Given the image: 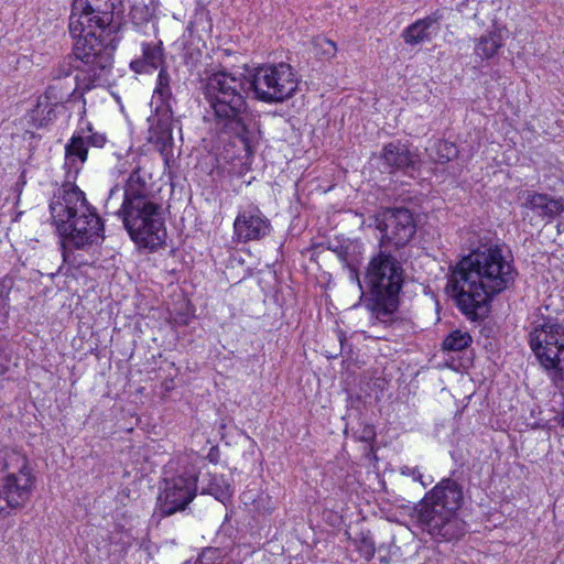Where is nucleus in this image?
Returning <instances> with one entry per match:
<instances>
[{
	"mask_svg": "<svg viewBox=\"0 0 564 564\" xmlns=\"http://www.w3.org/2000/svg\"><path fill=\"white\" fill-rule=\"evenodd\" d=\"M297 85L292 66L279 63L257 67L250 80L228 72L214 73L205 79L202 90L213 111L215 127L221 132L242 137L247 130V89H251L260 101L280 104L295 95Z\"/></svg>",
	"mask_w": 564,
	"mask_h": 564,
	"instance_id": "nucleus-1",
	"label": "nucleus"
},
{
	"mask_svg": "<svg viewBox=\"0 0 564 564\" xmlns=\"http://www.w3.org/2000/svg\"><path fill=\"white\" fill-rule=\"evenodd\" d=\"M518 276L510 252L497 243H481L452 270L446 290L468 318H484L492 299Z\"/></svg>",
	"mask_w": 564,
	"mask_h": 564,
	"instance_id": "nucleus-2",
	"label": "nucleus"
},
{
	"mask_svg": "<svg viewBox=\"0 0 564 564\" xmlns=\"http://www.w3.org/2000/svg\"><path fill=\"white\" fill-rule=\"evenodd\" d=\"M105 207L108 213L122 219L130 238L139 247L154 250L164 243L166 231L161 206L139 170L130 174L123 189V199L119 186H113Z\"/></svg>",
	"mask_w": 564,
	"mask_h": 564,
	"instance_id": "nucleus-3",
	"label": "nucleus"
},
{
	"mask_svg": "<svg viewBox=\"0 0 564 564\" xmlns=\"http://www.w3.org/2000/svg\"><path fill=\"white\" fill-rule=\"evenodd\" d=\"M51 215L63 237L62 248L65 262L80 265L70 259L72 249H86L102 237L100 217L87 203L84 192L70 182L65 183L50 204Z\"/></svg>",
	"mask_w": 564,
	"mask_h": 564,
	"instance_id": "nucleus-4",
	"label": "nucleus"
},
{
	"mask_svg": "<svg viewBox=\"0 0 564 564\" xmlns=\"http://www.w3.org/2000/svg\"><path fill=\"white\" fill-rule=\"evenodd\" d=\"M463 502V488L452 478L442 479L413 508L420 527L434 538L446 541L465 533V524L456 511Z\"/></svg>",
	"mask_w": 564,
	"mask_h": 564,
	"instance_id": "nucleus-5",
	"label": "nucleus"
},
{
	"mask_svg": "<svg viewBox=\"0 0 564 564\" xmlns=\"http://www.w3.org/2000/svg\"><path fill=\"white\" fill-rule=\"evenodd\" d=\"M365 280L370 289L368 307L371 311L372 325H391L395 321L399 293L404 282L402 264L389 252L379 251L370 260Z\"/></svg>",
	"mask_w": 564,
	"mask_h": 564,
	"instance_id": "nucleus-6",
	"label": "nucleus"
},
{
	"mask_svg": "<svg viewBox=\"0 0 564 564\" xmlns=\"http://www.w3.org/2000/svg\"><path fill=\"white\" fill-rule=\"evenodd\" d=\"M73 53L64 56L52 69L53 82L67 78L76 69L79 70L80 88L89 90L95 86L108 83L112 69L115 45L105 44L101 40L94 41L77 35Z\"/></svg>",
	"mask_w": 564,
	"mask_h": 564,
	"instance_id": "nucleus-7",
	"label": "nucleus"
},
{
	"mask_svg": "<svg viewBox=\"0 0 564 564\" xmlns=\"http://www.w3.org/2000/svg\"><path fill=\"white\" fill-rule=\"evenodd\" d=\"M122 12L121 0H74L69 33L73 37L80 35L91 41L98 39L116 46L115 37H108L118 32Z\"/></svg>",
	"mask_w": 564,
	"mask_h": 564,
	"instance_id": "nucleus-8",
	"label": "nucleus"
},
{
	"mask_svg": "<svg viewBox=\"0 0 564 564\" xmlns=\"http://www.w3.org/2000/svg\"><path fill=\"white\" fill-rule=\"evenodd\" d=\"M529 344L540 365L564 381V325L551 316L538 317Z\"/></svg>",
	"mask_w": 564,
	"mask_h": 564,
	"instance_id": "nucleus-9",
	"label": "nucleus"
},
{
	"mask_svg": "<svg viewBox=\"0 0 564 564\" xmlns=\"http://www.w3.org/2000/svg\"><path fill=\"white\" fill-rule=\"evenodd\" d=\"M376 221L382 234V246L391 245L400 249L405 247L416 232L413 214L404 207L386 208L378 214Z\"/></svg>",
	"mask_w": 564,
	"mask_h": 564,
	"instance_id": "nucleus-10",
	"label": "nucleus"
},
{
	"mask_svg": "<svg viewBox=\"0 0 564 564\" xmlns=\"http://www.w3.org/2000/svg\"><path fill=\"white\" fill-rule=\"evenodd\" d=\"M198 477L195 473H185L164 480V488L159 500V511L162 516H171L184 510L197 491Z\"/></svg>",
	"mask_w": 564,
	"mask_h": 564,
	"instance_id": "nucleus-11",
	"label": "nucleus"
},
{
	"mask_svg": "<svg viewBox=\"0 0 564 564\" xmlns=\"http://www.w3.org/2000/svg\"><path fill=\"white\" fill-rule=\"evenodd\" d=\"M270 231V220L257 206H249L240 210L234 223V235L238 242L260 240Z\"/></svg>",
	"mask_w": 564,
	"mask_h": 564,
	"instance_id": "nucleus-12",
	"label": "nucleus"
},
{
	"mask_svg": "<svg viewBox=\"0 0 564 564\" xmlns=\"http://www.w3.org/2000/svg\"><path fill=\"white\" fill-rule=\"evenodd\" d=\"M35 484L32 473L8 474L0 484V498L11 509H21L30 500Z\"/></svg>",
	"mask_w": 564,
	"mask_h": 564,
	"instance_id": "nucleus-13",
	"label": "nucleus"
},
{
	"mask_svg": "<svg viewBox=\"0 0 564 564\" xmlns=\"http://www.w3.org/2000/svg\"><path fill=\"white\" fill-rule=\"evenodd\" d=\"M106 142V137L100 133L85 134L82 131L74 134L65 147V167L67 169V177H75L82 165L87 160L88 145L101 148Z\"/></svg>",
	"mask_w": 564,
	"mask_h": 564,
	"instance_id": "nucleus-14",
	"label": "nucleus"
},
{
	"mask_svg": "<svg viewBox=\"0 0 564 564\" xmlns=\"http://www.w3.org/2000/svg\"><path fill=\"white\" fill-rule=\"evenodd\" d=\"M149 141L159 145L162 151L171 147L173 141L172 132L176 124L171 105L158 106L155 113L149 118Z\"/></svg>",
	"mask_w": 564,
	"mask_h": 564,
	"instance_id": "nucleus-15",
	"label": "nucleus"
},
{
	"mask_svg": "<svg viewBox=\"0 0 564 564\" xmlns=\"http://www.w3.org/2000/svg\"><path fill=\"white\" fill-rule=\"evenodd\" d=\"M522 207L531 212L533 217L549 224L564 212V200L549 194L528 192Z\"/></svg>",
	"mask_w": 564,
	"mask_h": 564,
	"instance_id": "nucleus-16",
	"label": "nucleus"
},
{
	"mask_svg": "<svg viewBox=\"0 0 564 564\" xmlns=\"http://www.w3.org/2000/svg\"><path fill=\"white\" fill-rule=\"evenodd\" d=\"M384 169L389 173L395 171L408 172L416 170L417 155L412 153L401 141H393L386 144L381 152Z\"/></svg>",
	"mask_w": 564,
	"mask_h": 564,
	"instance_id": "nucleus-17",
	"label": "nucleus"
},
{
	"mask_svg": "<svg viewBox=\"0 0 564 564\" xmlns=\"http://www.w3.org/2000/svg\"><path fill=\"white\" fill-rule=\"evenodd\" d=\"M442 14L438 11L415 21L405 28L402 32V39L405 44L417 45L424 42H430L440 31V21Z\"/></svg>",
	"mask_w": 564,
	"mask_h": 564,
	"instance_id": "nucleus-18",
	"label": "nucleus"
},
{
	"mask_svg": "<svg viewBox=\"0 0 564 564\" xmlns=\"http://www.w3.org/2000/svg\"><path fill=\"white\" fill-rule=\"evenodd\" d=\"M163 64V51L161 43H143L142 44V56L133 59L130 63V67L133 72L150 73L154 69L161 68Z\"/></svg>",
	"mask_w": 564,
	"mask_h": 564,
	"instance_id": "nucleus-19",
	"label": "nucleus"
},
{
	"mask_svg": "<svg viewBox=\"0 0 564 564\" xmlns=\"http://www.w3.org/2000/svg\"><path fill=\"white\" fill-rule=\"evenodd\" d=\"M199 482L202 494L212 495L218 501L225 502L232 496L231 484L224 475L205 473L202 474Z\"/></svg>",
	"mask_w": 564,
	"mask_h": 564,
	"instance_id": "nucleus-20",
	"label": "nucleus"
},
{
	"mask_svg": "<svg viewBox=\"0 0 564 564\" xmlns=\"http://www.w3.org/2000/svg\"><path fill=\"white\" fill-rule=\"evenodd\" d=\"M0 469L6 474L32 473L28 457L15 448H2L0 451Z\"/></svg>",
	"mask_w": 564,
	"mask_h": 564,
	"instance_id": "nucleus-21",
	"label": "nucleus"
},
{
	"mask_svg": "<svg viewBox=\"0 0 564 564\" xmlns=\"http://www.w3.org/2000/svg\"><path fill=\"white\" fill-rule=\"evenodd\" d=\"M78 88H80V75H76L74 82H69L66 85H63L62 80H52V84L47 87L45 94L41 97L51 100L53 104H62L64 101H68L69 98L75 95Z\"/></svg>",
	"mask_w": 564,
	"mask_h": 564,
	"instance_id": "nucleus-22",
	"label": "nucleus"
},
{
	"mask_svg": "<svg viewBox=\"0 0 564 564\" xmlns=\"http://www.w3.org/2000/svg\"><path fill=\"white\" fill-rule=\"evenodd\" d=\"M56 105L57 104H53L48 99L40 97L37 105L30 112V119L33 121L34 126L42 128L51 122L54 117V106Z\"/></svg>",
	"mask_w": 564,
	"mask_h": 564,
	"instance_id": "nucleus-23",
	"label": "nucleus"
},
{
	"mask_svg": "<svg viewBox=\"0 0 564 564\" xmlns=\"http://www.w3.org/2000/svg\"><path fill=\"white\" fill-rule=\"evenodd\" d=\"M501 45L500 35L496 32H490L478 40L475 46V54L481 58H491Z\"/></svg>",
	"mask_w": 564,
	"mask_h": 564,
	"instance_id": "nucleus-24",
	"label": "nucleus"
},
{
	"mask_svg": "<svg viewBox=\"0 0 564 564\" xmlns=\"http://www.w3.org/2000/svg\"><path fill=\"white\" fill-rule=\"evenodd\" d=\"M471 343V336L460 329L453 330L443 340V349L448 351H460Z\"/></svg>",
	"mask_w": 564,
	"mask_h": 564,
	"instance_id": "nucleus-25",
	"label": "nucleus"
},
{
	"mask_svg": "<svg viewBox=\"0 0 564 564\" xmlns=\"http://www.w3.org/2000/svg\"><path fill=\"white\" fill-rule=\"evenodd\" d=\"M154 97L161 100V105H170V100L172 98L171 76L165 67L160 68L154 89Z\"/></svg>",
	"mask_w": 564,
	"mask_h": 564,
	"instance_id": "nucleus-26",
	"label": "nucleus"
},
{
	"mask_svg": "<svg viewBox=\"0 0 564 564\" xmlns=\"http://www.w3.org/2000/svg\"><path fill=\"white\" fill-rule=\"evenodd\" d=\"M12 288L10 279L0 280V323H4L9 315V294Z\"/></svg>",
	"mask_w": 564,
	"mask_h": 564,
	"instance_id": "nucleus-27",
	"label": "nucleus"
},
{
	"mask_svg": "<svg viewBox=\"0 0 564 564\" xmlns=\"http://www.w3.org/2000/svg\"><path fill=\"white\" fill-rule=\"evenodd\" d=\"M358 550L365 558L370 560L376 553V546L373 540L368 535L361 533L358 543Z\"/></svg>",
	"mask_w": 564,
	"mask_h": 564,
	"instance_id": "nucleus-28",
	"label": "nucleus"
},
{
	"mask_svg": "<svg viewBox=\"0 0 564 564\" xmlns=\"http://www.w3.org/2000/svg\"><path fill=\"white\" fill-rule=\"evenodd\" d=\"M315 45L317 47H321L322 54L325 57L329 58V57H334L336 55V52H337L336 44L333 41L328 40V39L318 37L315 41Z\"/></svg>",
	"mask_w": 564,
	"mask_h": 564,
	"instance_id": "nucleus-29",
	"label": "nucleus"
},
{
	"mask_svg": "<svg viewBox=\"0 0 564 564\" xmlns=\"http://www.w3.org/2000/svg\"><path fill=\"white\" fill-rule=\"evenodd\" d=\"M438 151L442 152L440 155L438 162L445 163L452 160L457 154V150L453 143L448 142H440L438 143Z\"/></svg>",
	"mask_w": 564,
	"mask_h": 564,
	"instance_id": "nucleus-30",
	"label": "nucleus"
},
{
	"mask_svg": "<svg viewBox=\"0 0 564 564\" xmlns=\"http://www.w3.org/2000/svg\"><path fill=\"white\" fill-rule=\"evenodd\" d=\"M152 15L151 10L148 6H133L131 9V17L137 23L148 21Z\"/></svg>",
	"mask_w": 564,
	"mask_h": 564,
	"instance_id": "nucleus-31",
	"label": "nucleus"
},
{
	"mask_svg": "<svg viewBox=\"0 0 564 564\" xmlns=\"http://www.w3.org/2000/svg\"><path fill=\"white\" fill-rule=\"evenodd\" d=\"M336 337H337V340L339 341V350L338 351H326V357L328 359H334L336 357H338L339 355H343V354H348L350 352V347H348L347 343H346V335L344 332L341 330H338L337 334H336Z\"/></svg>",
	"mask_w": 564,
	"mask_h": 564,
	"instance_id": "nucleus-32",
	"label": "nucleus"
},
{
	"mask_svg": "<svg viewBox=\"0 0 564 564\" xmlns=\"http://www.w3.org/2000/svg\"><path fill=\"white\" fill-rule=\"evenodd\" d=\"M401 474L411 476L414 480L421 481V479H422V474L420 473V470L416 467L404 466L401 468Z\"/></svg>",
	"mask_w": 564,
	"mask_h": 564,
	"instance_id": "nucleus-33",
	"label": "nucleus"
},
{
	"mask_svg": "<svg viewBox=\"0 0 564 564\" xmlns=\"http://www.w3.org/2000/svg\"><path fill=\"white\" fill-rule=\"evenodd\" d=\"M555 227H556L557 235H561L564 232V221H558Z\"/></svg>",
	"mask_w": 564,
	"mask_h": 564,
	"instance_id": "nucleus-34",
	"label": "nucleus"
},
{
	"mask_svg": "<svg viewBox=\"0 0 564 564\" xmlns=\"http://www.w3.org/2000/svg\"><path fill=\"white\" fill-rule=\"evenodd\" d=\"M6 508H8L6 506V502L3 501V499L0 498V517L4 514Z\"/></svg>",
	"mask_w": 564,
	"mask_h": 564,
	"instance_id": "nucleus-35",
	"label": "nucleus"
},
{
	"mask_svg": "<svg viewBox=\"0 0 564 564\" xmlns=\"http://www.w3.org/2000/svg\"><path fill=\"white\" fill-rule=\"evenodd\" d=\"M352 279H355L358 283V286L361 289V282L359 280V275L357 271H352Z\"/></svg>",
	"mask_w": 564,
	"mask_h": 564,
	"instance_id": "nucleus-36",
	"label": "nucleus"
},
{
	"mask_svg": "<svg viewBox=\"0 0 564 564\" xmlns=\"http://www.w3.org/2000/svg\"><path fill=\"white\" fill-rule=\"evenodd\" d=\"M560 423L564 427V409H563V412H562V415H561Z\"/></svg>",
	"mask_w": 564,
	"mask_h": 564,
	"instance_id": "nucleus-37",
	"label": "nucleus"
},
{
	"mask_svg": "<svg viewBox=\"0 0 564 564\" xmlns=\"http://www.w3.org/2000/svg\"><path fill=\"white\" fill-rule=\"evenodd\" d=\"M2 371H3V369H2V367H0V373H2Z\"/></svg>",
	"mask_w": 564,
	"mask_h": 564,
	"instance_id": "nucleus-38",
	"label": "nucleus"
}]
</instances>
